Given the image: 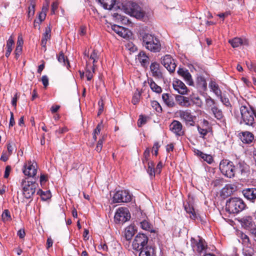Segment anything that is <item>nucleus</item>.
Masks as SVG:
<instances>
[{
	"label": "nucleus",
	"instance_id": "nucleus-64",
	"mask_svg": "<svg viewBox=\"0 0 256 256\" xmlns=\"http://www.w3.org/2000/svg\"><path fill=\"white\" fill-rule=\"evenodd\" d=\"M146 122V118L142 116H140L138 122V124L139 126Z\"/></svg>",
	"mask_w": 256,
	"mask_h": 256
},
{
	"label": "nucleus",
	"instance_id": "nucleus-52",
	"mask_svg": "<svg viewBox=\"0 0 256 256\" xmlns=\"http://www.w3.org/2000/svg\"><path fill=\"white\" fill-rule=\"evenodd\" d=\"M212 185L214 188L218 187L220 188L222 186V180H216L212 182Z\"/></svg>",
	"mask_w": 256,
	"mask_h": 256
},
{
	"label": "nucleus",
	"instance_id": "nucleus-53",
	"mask_svg": "<svg viewBox=\"0 0 256 256\" xmlns=\"http://www.w3.org/2000/svg\"><path fill=\"white\" fill-rule=\"evenodd\" d=\"M98 106H99V108H98V115L100 116V114H102V113L104 111V102H103V100H99V102H98Z\"/></svg>",
	"mask_w": 256,
	"mask_h": 256
},
{
	"label": "nucleus",
	"instance_id": "nucleus-13",
	"mask_svg": "<svg viewBox=\"0 0 256 256\" xmlns=\"http://www.w3.org/2000/svg\"><path fill=\"white\" fill-rule=\"evenodd\" d=\"M130 193H114L113 196L114 202H128L132 200Z\"/></svg>",
	"mask_w": 256,
	"mask_h": 256
},
{
	"label": "nucleus",
	"instance_id": "nucleus-12",
	"mask_svg": "<svg viewBox=\"0 0 256 256\" xmlns=\"http://www.w3.org/2000/svg\"><path fill=\"white\" fill-rule=\"evenodd\" d=\"M170 130L176 136H182L184 134L182 123L176 120H173L170 125Z\"/></svg>",
	"mask_w": 256,
	"mask_h": 256
},
{
	"label": "nucleus",
	"instance_id": "nucleus-17",
	"mask_svg": "<svg viewBox=\"0 0 256 256\" xmlns=\"http://www.w3.org/2000/svg\"><path fill=\"white\" fill-rule=\"evenodd\" d=\"M234 175H246L248 172V166L244 162H239L234 166Z\"/></svg>",
	"mask_w": 256,
	"mask_h": 256
},
{
	"label": "nucleus",
	"instance_id": "nucleus-35",
	"mask_svg": "<svg viewBox=\"0 0 256 256\" xmlns=\"http://www.w3.org/2000/svg\"><path fill=\"white\" fill-rule=\"evenodd\" d=\"M140 227L144 230L152 232V226L146 220H142L140 222Z\"/></svg>",
	"mask_w": 256,
	"mask_h": 256
},
{
	"label": "nucleus",
	"instance_id": "nucleus-18",
	"mask_svg": "<svg viewBox=\"0 0 256 256\" xmlns=\"http://www.w3.org/2000/svg\"><path fill=\"white\" fill-rule=\"evenodd\" d=\"M150 70L152 76L158 79L162 78V73L160 70V65L158 62H152L150 66Z\"/></svg>",
	"mask_w": 256,
	"mask_h": 256
},
{
	"label": "nucleus",
	"instance_id": "nucleus-15",
	"mask_svg": "<svg viewBox=\"0 0 256 256\" xmlns=\"http://www.w3.org/2000/svg\"><path fill=\"white\" fill-rule=\"evenodd\" d=\"M177 72L179 76L184 78L188 85L192 86L194 84L192 76L188 70L185 68H179Z\"/></svg>",
	"mask_w": 256,
	"mask_h": 256
},
{
	"label": "nucleus",
	"instance_id": "nucleus-42",
	"mask_svg": "<svg viewBox=\"0 0 256 256\" xmlns=\"http://www.w3.org/2000/svg\"><path fill=\"white\" fill-rule=\"evenodd\" d=\"M244 196L252 202H254L256 199V193H244Z\"/></svg>",
	"mask_w": 256,
	"mask_h": 256
},
{
	"label": "nucleus",
	"instance_id": "nucleus-62",
	"mask_svg": "<svg viewBox=\"0 0 256 256\" xmlns=\"http://www.w3.org/2000/svg\"><path fill=\"white\" fill-rule=\"evenodd\" d=\"M11 170V166H7L6 168L4 178H8L9 176L10 172Z\"/></svg>",
	"mask_w": 256,
	"mask_h": 256
},
{
	"label": "nucleus",
	"instance_id": "nucleus-44",
	"mask_svg": "<svg viewBox=\"0 0 256 256\" xmlns=\"http://www.w3.org/2000/svg\"><path fill=\"white\" fill-rule=\"evenodd\" d=\"M101 124H98L96 128L94 129V132L92 134V138L94 140V141L96 140L97 138L96 135H98L100 134L101 131Z\"/></svg>",
	"mask_w": 256,
	"mask_h": 256
},
{
	"label": "nucleus",
	"instance_id": "nucleus-29",
	"mask_svg": "<svg viewBox=\"0 0 256 256\" xmlns=\"http://www.w3.org/2000/svg\"><path fill=\"white\" fill-rule=\"evenodd\" d=\"M136 232L134 226H129L126 228L124 230V237L127 240H130Z\"/></svg>",
	"mask_w": 256,
	"mask_h": 256
},
{
	"label": "nucleus",
	"instance_id": "nucleus-25",
	"mask_svg": "<svg viewBox=\"0 0 256 256\" xmlns=\"http://www.w3.org/2000/svg\"><path fill=\"white\" fill-rule=\"evenodd\" d=\"M162 99L164 103L169 108H173L176 105L173 97L168 94H163Z\"/></svg>",
	"mask_w": 256,
	"mask_h": 256
},
{
	"label": "nucleus",
	"instance_id": "nucleus-63",
	"mask_svg": "<svg viewBox=\"0 0 256 256\" xmlns=\"http://www.w3.org/2000/svg\"><path fill=\"white\" fill-rule=\"evenodd\" d=\"M22 52V48H16L14 50L15 58L16 59H18Z\"/></svg>",
	"mask_w": 256,
	"mask_h": 256
},
{
	"label": "nucleus",
	"instance_id": "nucleus-55",
	"mask_svg": "<svg viewBox=\"0 0 256 256\" xmlns=\"http://www.w3.org/2000/svg\"><path fill=\"white\" fill-rule=\"evenodd\" d=\"M19 96L18 95V93H16L12 99V104L14 108V109H16L17 100Z\"/></svg>",
	"mask_w": 256,
	"mask_h": 256
},
{
	"label": "nucleus",
	"instance_id": "nucleus-4",
	"mask_svg": "<svg viewBox=\"0 0 256 256\" xmlns=\"http://www.w3.org/2000/svg\"><path fill=\"white\" fill-rule=\"evenodd\" d=\"M246 206L242 199L233 198L226 202V210L230 214H238L244 210Z\"/></svg>",
	"mask_w": 256,
	"mask_h": 256
},
{
	"label": "nucleus",
	"instance_id": "nucleus-14",
	"mask_svg": "<svg viewBox=\"0 0 256 256\" xmlns=\"http://www.w3.org/2000/svg\"><path fill=\"white\" fill-rule=\"evenodd\" d=\"M178 114L181 119L186 124H190L191 126H194V116L191 114L190 110H180L178 112Z\"/></svg>",
	"mask_w": 256,
	"mask_h": 256
},
{
	"label": "nucleus",
	"instance_id": "nucleus-3",
	"mask_svg": "<svg viewBox=\"0 0 256 256\" xmlns=\"http://www.w3.org/2000/svg\"><path fill=\"white\" fill-rule=\"evenodd\" d=\"M206 109L210 114L218 120L224 119V114L222 110L218 107L216 100L210 96H208L205 99Z\"/></svg>",
	"mask_w": 256,
	"mask_h": 256
},
{
	"label": "nucleus",
	"instance_id": "nucleus-60",
	"mask_svg": "<svg viewBox=\"0 0 256 256\" xmlns=\"http://www.w3.org/2000/svg\"><path fill=\"white\" fill-rule=\"evenodd\" d=\"M10 123H9V127L10 128L13 126L15 124V121H14V116L13 112H10Z\"/></svg>",
	"mask_w": 256,
	"mask_h": 256
},
{
	"label": "nucleus",
	"instance_id": "nucleus-54",
	"mask_svg": "<svg viewBox=\"0 0 256 256\" xmlns=\"http://www.w3.org/2000/svg\"><path fill=\"white\" fill-rule=\"evenodd\" d=\"M163 164L162 162H160L155 168L156 174H160L162 171Z\"/></svg>",
	"mask_w": 256,
	"mask_h": 256
},
{
	"label": "nucleus",
	"instance_id": "nucleus-31",
	"mask_svg": "<svg viewBox=\"0 0 256 256\" xmlns=\"http://www.w3.org/2000/svg\"><path fill=\"white\" fill-rule=\"evenodd\" d=\"M228 42L234 48H238L244 44L243 40L240 38H234L229 40Z\"/></svg>",
	"mask_w": 256,
	"mask_h": 256
},
{
	"label": "nucleus",
	"instance_id": "nucleus-48",
	"mask_svg": "<svg viewBox=\"0 0 256 256\" xmlns=\"http://www.w3.org/2000/svg\"><path fill=\"white\" fill-rule=\"evenodd\" d=\"M40 194V197L42 200L46 201L51 198V193H37Z\"/></svg>",
	"mask_w": 256,
	"mask_h": 256
},
{
	"label": "nucleus",
	"instance_id": "nucleus-51",
	"mask_svg": "<svg viewBox=\"0 0 256 256\" xmlns=\"http://www.w3.org/2000/svg\"><path fill=\"white\" fill-rule=\"evenodd\" d=\"M2 216L4 221H8L10 219V213L8 210H4Z\"/></svg>",
	"mask_w": 256,
	"mask_h": 256
},
{
	"label": "nucleus",
	"instance_id": "nucleus-16",
	"mask_svg": "<svg viewBox=\"0 0 256 256\" xmlns=\"http://www.w3.org/2000/svg\"><path fill=\"white\" fill-rule=\"evenodd\" d=\"M98 2L102 6L103 8L106 10L114 8L117 10L120 8L119 2H116V0H98Z\"/></svg>",
	"mask_w": 256,
	"mask_h": 256
},
{
	"label": "nucleus",
	"instance_id": "nucleus-19",
	"mask_svg": "<svg viewBox=\"0 0 256 256\" xmlns=\"http://www.w3.org/2000/svg\"><path fill=\"white\" fill-rule=\"evenodd\" d=\"M173 88L175 90L180 94H186L188 88L186 85L181 80H177L173 82Z\"/></svg>",
	"mask_w": 256,
	"mask_h": 256
},
{
	"label": "nucleus",
	"instance_id": "nucleus-58",
	"mask_svg": "<svg viewBox=\"0 0 256 256\" xmlns=\"http://www.w3.org/2000/svg\"><path fill=\"white\" fill-rule=\"evenodd\" d=\"M42 81L44 86L46 88L48 85V78L46 76H43L42 78Z\"/></svg>",
	"mask_w": 256,
	"mask_h": 256
},
{
	"label": "nucleus",
	"instance_id": "nucleus-22",
	"mask_svg": "<svg viewBox=\"0 0 256 256\" xmlns=\"http://www.w3.org/2000/svg\"><path fill=\"white\" fill-rule=\"evenodd\" d=\"M240 137L242 142L244 144H250L254 140L253 134L250 132H240Z\"/></svg>",
	"mask_w": 256,
	"mask_h": 256
},
{
	"label": "nucleus",
	"instance_id": "nucleus-8",
	"mask_svg": "<svg viewBox=\"0 0 256 256\" xmlns=\"http://www.w3.org/2000/svg\"><path fill=\"white\" fill-rule=\"evenodd\" d=\"M190 242L191 246L194 252L201 254L207 248V244L205 240L199 236L197 238H192Z\"/></svg>",
	"mask_w": 256,
	"mask_h": 256
},
{
	"label": "nucleus",
	"instance_id": "nucleus-5",
	"mask_svg": "<svg viewBox=\"0 0 256 256\" xmlns=\"http://www.w3.org/2000/svg\"><path fill=\"white\" fill-rule=\"evenodd\" d=\"M122 10L130 16H138V18H142L144 14L140 10L139 6L135 2H128L125 4H122Z\"/></svg>",
	"mask_w": 256,
	"mask_h": 256
},
{
	"label": "nucleus",
	"instance_id": "nucleus-47",
	"mask_svg": "<svg viewBox=\"0 0 256 256\" xmlns=\"http://www.w3.org/2000/svg\"><path fill=\"white\" fill-rule=\"evenodd\" d=\"M218 98L220 99L221 102L226 106H229L230 105V102L228 98L223 96H222V94L220 95V96H219Z\"/></svg>",
	"mask_w": 256,
	"mask_h": 256
},
{
	"label": "nucleus",
	"instance_id": "nucleus-38",
	"mask_svg": "<svg viewBox=\"0 0 256 256\" xmlns=\"http://www.w3.org/2000/svg\"><path fill=\"white\" fill-rule=\"evenodd\" d=\"M150 86L152 90L156 93L160 94L162 92V88L158 86L154 82L151 80L150 84Z\"/></svg>",
	"mask_w": 256,
	"mask_h": 256
},
{
	"label": "nucleus",
	"instance_id": "nucleus-10",
	"mask_svg": "<svg viewBox=\"0 0 256 256\" xmlns=\"http://www.w3.org/2000/svg\"><path fill=\"white\" fill-rule=\"evenodd\" d=\"M161 63L170 73H173L175 71L176 65L175 60L170 55L166 54L162 57Z\"/></svg>",
	"mask_w": 256,
	"mask_h": 256
},
{
	"label": "nucleus",
	"instance_id": "nucleus-59",
	"mask_svg": "<svg viewBox=\"0 0 256 256\" xmlns=\"http://www.w3.org/2000/svg\"><path fill=\"white\" fill-rule=\"evenodd\" d=\"M160 145L158 142H156L152 147V150L154 151V154L157 156L158 154V148Z\"/></svg>",
	"mask_w": 256,
	"mask_h": 256
},
{
	"label": "nucleus",
	"instance_id": "nucleus-41",
	"mask_svg": "<svg viewBox=\"0 0 256 256\" xmlns=\"http://www.w3.org/2000/svg\"><path fill=\"white\" fill-rule=\"evenodd\" d=\"M151 106L157 112H162V108L160 104L156 100L151 102Z\"/></svg>",
	"mask_w": 256,
	"mask_h": 256
},
{
	"label": "nucleus",
	"instance_id": "nucleus-37",
	"mask_svg": "<svg viewBox=\"0 0 256 256\" xmlns=\"http://www.w3.org/2000/svg\"><path fill=\"white\" fill-rule=\"evenodd\" d=\"M58 61L62 63L64 66H70L69 62L67 58H65L64 55L62 52H60L58 56Z\"/></svg>",
	"mask_w": 256,
	"mask_h": 256
},
{
	"label": "nucleus",
	"instance_id": "nucleus-32",
	"mask_svg": "<svg viewBox=\"0 0 256 256\" xmlns=\"http://www.w3.org/2000/svg\"><path fill=\"white\" fill-rule=\"evenodd\" d=\"M238 190L236 185L234 184H228L225 185L221 192H235Z\"/></svg>",
	"mask_w": 256,
	"mask_h": 256
},
{
	"label": "nucleus",
	"instance_id": "nucleus-46",
	"mask_svg": "<svg viewBox=\"0 0 256 256\" xmlns=\"http://www.w3.org/2000/svg\"><path fill=\"white\" fill-rule=\"evenodd\" d=\"M34 8L35 4H32V6L28 8V18L30 19V20H32V17L34 14Z\"/></svg>",
	"mask_w": 256,
	"mask_h": 256
},
{
	"label": "nucleus",
	"instance_id": "nucleus-50",
	"mask_svg": "<svg viewBox=\"0 0 256 256\" xmlns=\"http://www.w3.org/2000/svg\"><path fill=\"white\" fill-rule=\"evenodd\" d=\"M34 193H18V198H24L26 200L32 198Z\"/></svg>",
	"mask_w": 256,
	"mask_h": 256
},
{
	"label": "nucleus",
	"instance_id": "nucleus-6",
	"mask_svg": "<svg viewBox=\"0 0 256 256\" xmlns=\"http://www.w3.org/2000/svg\"><path fill=\"white\" fill-rule=\"evenodd\" d=\"M219 168L221 172L226 176L229 178L234 176V166L232 162L223 160L220 162Z\"/></svg>",
	"mask_w": 256,
	"mask_h": 256
},
{
	"label": "nucleus",
	"instance_id": "nucleus-45",
	"mask_svg": "<svg viewBox=\"0 0 256 256\" xmlns=\"http://www.w3.org/2000/svg\"><path fill=\"white\" fill-rule=\"evenodd\" d=\"M201 158L204 161L207 162L208 164H211L214 162L213 158L210 154H204Z\"/></svg>",
	"mask_w": 256,
	"mask_h": 256
},
{
	"label": "nucleus",
	"instance_id": "nucleus-57",
	"mask_svg": "<svg viewBox=\"0 0 256 256\" xmlns=\"http://www.w3.org/2000/svg\"><path fill=\"white\" fill-rule=\"evenodd\" d=\"M24 42L23 40L22 36H18V41L16 42V48H22V44H23Z\"/></svg>",
	"mask_w": 256,
	"mask_h": 256
},
{
	"label": "nucleus",
	"instance_id": "nucleus-36",
	"mask_svg": "<svg viewBox=\"0 0 256 256\" xmlns=\"http://www.w3.org/2000/svg\"><path fill=\"white\" fill-rule=\"evenodd\" d=\"M106 136V135H103L98 140L96 146L95 148V150L97 152H101L102 148L103 142L105 141Z\"/></svg>",
	"mask_w": 256,
	"mask_h": 256
},
{
	"label": "nucleus",
	"instance_id": "nucleus-33",
	"mask_svg": "<svg viewBox=\"0 0 256 256\" xmlns=\"http://www.w3.org/2000/svg\"><path fill=\"white\" fill-rule=\"evenodd\" d=\"M242 225L246 228H250L252 226V218L250 216H245L242 219Z\"/></svg>",
	"mask_w": 256,
	"mask_h": 256
},
{
	"label": "nucleus",
	"instance_id": "nucleus-20",
	"mask_svg": "<svg viewBox=\"0 0 256 256\" xmlns=\"http://www.w3.org/2000/svg\"><path fill=\"white\" fill-rule=\"evenodd\" d=\"M22 186L24 192L30 191L31 192H36L38 184L34 182L23 180L22 182Z\"/></svg>",
	"mask_w": 256,
	"mask_h": 256
},
{
	"label": "nucleus",
	"instance_id": "nucleus-24",
	"mask_svg": "<svg viewBox=\"0 0 256 256\" xmlns=\"http://www.w3.org/2000/svg\"><path fill=\"white\" fill-rule=\"evenodd\" d=\"M137 59L143 67H148L149 64V57L144 52H140L138 55Z\"/></svg>",
	"mask_w": 256,
	"mask_h": 256
},
{
	"label": "nucleus",
	"instance_id": "nucleus-43",
	"mask_svg": "<svg viewBox=\"0 0 256 256\" xmlns=\"http://www.w3.org/2000/svg\"><path fill=\"white\" fill-rule=\"evenodd\" d=\"M98 58V52L96 50H93L90 57V58L93 60V66H94V64L97 62Z\"/></svg>",
	"mask_w": 256,
	"mask_h": 256
},
{
	"label": "nucleus",
	"instance_id": "nucleus-56",
	"mask_svg": "<svg viewBox=\"0 0 256 256\" xmlns=\"http://www.w3.org/2000/svg\"><path fill=\"white\" fill-rule=\"evenodd\" d=\"M58 3L57 2H53L52 4L51 8V13L52 14H54L55 11L57 10L58 8Z\"/></svg>",
	"mask_w": 256,
	"mask_h": 256
},
{
	"label": "nucleus",
	"instance_id": "nucleus-23",
	"mask_svg": "<svg viewBox=\"0 0 256 256\" xmlns=\"http://www.w3.org/2000/svg\"><path fill=\"white\" fill-rule=\"evenodd\" d=\"M50 32L51 30L50 27L46 28L45 32L42 34V37L41 40V46L44 52L46 50V44L47 41L50 38Z\"/></svg>",
	"mask_w": 256,
	"mask_h": 256
},
{
	"label": "nucleus",
	"instance_id": "nucleus-28",
	"mask_svg": "<svg viewBox=\"0 0 256 256\" xmlns=\"http://www.w3.org/2000/svg\"><path fill=\"white\" fill-rule=\"evenodd\" d=\"M176 100L182 106L189 107L190 106L189 98L187 97L178 95L176 97Z\"/></svg>",
	"mask_w": 256,
	"mask_h": 256
},
{
	"label": "nucleus",
	"instance_id": "nucleus-49",
	"mask_svg": "<svg viewBox=\"0 0 256 256\" xmlns=\"http://www.w3.org/2000/svg\"><path fill=\"white\" fill-rule=\"evenodd\" d=\"M198 130L199 132V134H200L201 137L202 138H204V136L207 134L208 133V130L206 128H200L199 126H197Z\"/></svg>",
	"mask_w": 256,
	"mask_h": 256
},
{
	"label": "nucleus",
	"instance_id": "nucleus-11",
	"mask_svg": "<svg viewBox=\"0 0 256 256\" xmlns=\"http://www.w3.org/2000/svg\"><path fill=\"white\" fill-rule=\"evenodd\" d=\"M37 169L36 163L29 160L24 166L22 172L24 175L34 178L37 173Z\"/></svg>",
	"mask_w": 256,
	"mask_h": 256
},
{
	"label": "nucleus",
	"instance_id": "nucleus-39",
	"mask_svg": "<svg viewBox=\"0 0 256 256\" xmlns=\"http://www.w3.org/2000/svg\"><path fill=\"white\" fill-rule=\"evenodd\" d=\"M14 44V36L12 35L7 40L6 45V50H9L12 52V46Z\"/></svg>",
	"mask_w": 256,
	"mask_h": 256
},
{
	"label": "nucleus",
	"instance_id": "nucleus-40",
	"mask_svg": "<svg viewBox=\"0 0 256 256\" xmlns=\"http://www.w3.org/2000/svg\"><path fill=\"white\" fill-rule=\"evenodd\" d=\"M150 156V150L149 148H146L144 150L143 154V158L142 159V162L143 164L148 163V162L149 158Z\"/></svg>",
	"mask_w": 256,
	"mask_h": 256
},
{
	"label": "nucleus",
	"instance_id": "nucleus-61",
	"mask_svg": "<svg viewBox=\"0 0 256 256\" xmlns=\"http://www.w3.org/2000/svg\"><path fill=\"white\" fill-rule=\"evenodd\" d=\"M244 256H254V250L251 249L246 250L244 252Z\"/></svg>",
	"mask_w": 256,
	"mask_h": 256
},
{
	"label": "nucleus",
	"instance_id": "nucleus-26",
	"mask_svg": "<svg viewBox=\"0 0 256 256\" xmlns=\"http://www.w3.org/2000/svg\"><path fill=\"white\" fill-rule=\"evenodd\" d=\"M209 87L210 90L212 91L217 97L220 96L222 94V92L220 90L219 86L216 82L211 80L209 83Z\"/></svg>",
	"mask_w": 256,
	"mask_h": 256
},
{
	"label": "nucleus",
	"instance_id": "nucleus-30",
	"mask_svg": "<svg viewBox=\"0 0 256 256\" xmlns=\"http://www.w3.org/2000/svg\"><path fill=\"white\" fill-rule=\"evenodd\" d=\"M196 85L198 88L204 91L207 88V83L204 77L198 76L196 79Z\"/></svg>",
	"mask_w": 256,
	"mask_h": 256
},
{
	"label": "nucleus",
	"instance_id": "nucleus-2",
	"mask_svg": "<svg viewBox=\"0 0 256 256\" xmlns=\"http://www.w3.org/2000/svg\"><path fill=\"white\" fill-rule=\"evenodd\" d=\"M241 120L240 124L253 126L254 117H256V110L250 106H242L240 108Z\"/></svg>",
	"mask_w": 256,
	"mask_h": 256
},
{
	"label": "nucleus",
	"instance_id": "nucleus-7",
	"mask_svg": "<svg viewBox=\"0 0 256 256\" xmlns=\"http://www.w3.org/2000/svg\"><path fill=\"white\" fill-rule=\"evenodd\" d=\"M148 242V236L142 234H137L132 244V248L138 252L140 250L146 248Z\"/></svg>",
	"mask_w": 256,
	"mask_h": 256
},
{
	"label": "nucleus",
	"instance_id": "nucleus-1",
	"mask_svg": "<svg viewBox=\"0 0 256 256\" xmlns=\"http://www.w3.org/2000/svg\"><path fill=\"white\" fill-rule=\"evenodd\" d=\"M140 40L142 46L148 50L152 52H160L162 44L159 39L153 34L148 33L140 34Z\"/></svg>",
	"mask_w": 256,
	"mask_h": 256
},
{
	"label": "nucleus",
	"instance_id": "nucleus-27",
	"mask_svg": "<svg viewBox=\"0 0 256 256\" xmlns=\"http://www.w3.org/2000/svg\"><path fill=\"white\" fill-rule=\"evenodd\" d=\"M139 252V256H154V249L152 246H146Z\"/></svg>",
	"mask_w": 256,
	"mask_h": 256
},
{
	"label": "nucleus",
	"instance_id": "nucleus-21",
	"mask_svg": "<svg viewBox=\"0 0 256 256\" xmlns=\"http://www.w3.org/2000/svg\"><path fill=\"white\" fill-rule=\"evenodd\" d=\"M184 205L185 210L189 214L190 218L192 220H195L197 216L193 207L192 202H191L189 200L188 202H184Z\"/></svg>",
	"mask_w": 256,
	"mask_h": 256
},
{
	"label": "nucleus",
	"instance_id": "nucleus-34",
	"mask_svg": "<svg viewBox=\"0 0 256 256\" xmlns=\"http://www.w3.org/2000/svg\"><path fill=\"white\" fill-rule=\"evenodd\" d=\"M148 167L146 170L147 172L150 176L152 178H154L156 175V172L154 167V162L151 161L150 162H148Z\"/></svg>",
	"mask_w": 256,
	"mask_h": 256
},
{
	"label": "nucleus",
	"instance_id": "nucleus-9",
	"mask_svg": "<svg viewBox=\"0 0 256 256\" xmlns=\"http://www.w3.org/2000/svg\"><path fill=\"white\" fill-rule=\"evenodd\" d=\"M130 214L127 208H119L114 215V220L116 223H124L129 220Z\"/></svg>",
	"mask_w": 256,
	"mask_h": 256
}]
</instances>
